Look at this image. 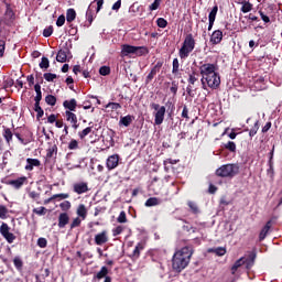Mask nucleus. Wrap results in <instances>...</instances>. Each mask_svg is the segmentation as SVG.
Here are the masks:
<instances>
[{"label":"nucleus","instance_id":"obj_1","mask_svg":"<svg viewBox=\"0 0 282 282\" xmlns=\"http://www.w3.org/2000/svg\"><path fill=\"white\" fill-rule=\"evenodd\" d=\"M199 72L203 89H207V87H209V89H219L221 77L219 76V73H217V66L215 64H203L199 67Z\"/></svg>","mask_w":282,"mask_h":282},{"label":"nucleus","instance_id":"obj_2","mask_svg":"<svg viewBox=\"0 0 282 282\" xmlns=\"http://www.w3.org/2000/svg\"><path fill=\"white\" fill-rule=\"evenodd\" d=\"M193 257V247H183L181 250L176 251L172 259V268L174 272H182L191 263V258Z\"/></svg>","mask_w":282,"mask_h":282},{"label":"nucleus","instance_id":"obj_3","mask_svg":"<svg viewBox=\"0 0 282 282\" xmlns=\"http://www.w3.org/2000/svg\"><path fill=\"white\" fill-rule=\"evenodd\" d=\"M193 50H195V39L193 37V34H187L178 51L180 58H182V61H186V58L191 56V52H193Z\"/></svg>","mask_w":282,"mask_h":282},{"label":"nucleus","instance_id":"obj_4","mask_svg":"<svg viewBox=\"0 0 282 282\" xmlns=\"http://www.w3.org/2000/svg\"><path fill=\"white\" fill-rule=\"evenodd\" d=\"M216 175L218 177H235V175H239V165L225 164L216 170Z\"/></svg>","mask_w":282,"mask_h":282},{"label":"nucleus","instance_id":"obj_5","mask_svg":"<svg viewBox=\"0 0 282 282\" xmlns=\"http://www.w3.org/2000/svg\"><path fill=\"white\" fill-rule=\"evenodd\" d=\"M151 109H154V124L160 126L164 122V116H166V107L160 106V104L152 102L150 105Z\"/></svg>","mask_w":282,"mask_h":282},{"label":"nucleus","instance_id":"obj_6","mask_svg":"<svg viewBox=\"0 0 282 282\" xmlns=\"http://www.w3.org/2000/svg\"><path fill=\"white\" fill-rule=\"evenodd\" d=\"M0 235L8 241V243H14V240L17 239V236L10 232V226L6 223H2L0 226Z\"/></svg>","mask_w":282,"mask_h":282},{"label":"nucleus","instance_id":"obj_7","mask_svg":"<svg viewBox=\"0 0 282 282\" xmlns=\"http://www.w3.org/2000/svg\"><path fill=\"white\" fill-rule=\"evenodd\" d=\"M119 162H120V156L118 154L110 155L106 161V166L108 171H113V169H117Z\"/></svg>","mask_w":282,"mask_h":282},{"label":"nucleus","instance_id":"obj_8","mask_svg":"<svg viewBox=\"0 0 282 282\" xmlns=\"http://www.w3.org/2000/svg\"><path fill=\"white\" fill-rule=\"evenodd\" d=\"M109 241V236L107 230H104L95 236V243L96 246H105Z\"/></svg>","mask_w":282,"mask_h":282},{"label":"nucleus","instance_id":"obj_9","mask_svg":"<svg viewBox=\"0 0 282 282\" xmlns=\"http://www.w3.org/2000/svg\"><path fill=\"white\" fill-rule=\"evenodd\" d=\"M138 50H142V46H132L129 44H123L121 46V54L122 56H129V54H135Z\"/></svg>","mask_w":282,"mask_h":282},{"label":"nucleus","instance_id":"obj_10","mask_svg":"<svg viewBox=\"0 0 282 282\" xmlns=\"http://www.w3.org/2000/svg\"><path fill=\"white\" fill-rule=\"evenodd\" d=\"M73 191L77 195H83V193H87L89 191V186L85 182L75 183L73 185Z\"/></svg>","mask_w":282,"mask_h":282},{"label":"nucleus","instance_id":"obj_11","mask_svg":"<svg viewBox=\"0 0 282 282\" xmlns=\"http://www.w3.org/2000/svg\"><path fill=\"white\" fill-rule=\"evenodd\" d=\"M65 116H66V120L67 122H70L73 129H78L79 124H78V117H76V113L72 112V111H65Z\"/></svg>","mask_w":282,"mask_h":282},{"label":"nucleus","instance_id":"obj_12","mask_svg":"<svg viewBox=\"0 0 282 282\" xmlns=\"http://www.w3.org/2000/svg\"><path fill=\"white\" fill-rule=\"evenodd\" d=\"M223 39H224V32H221L220 30H216L213 32L210 36V43H213V45H219Z\"/></svg>","mask_w":282,"mask_h":282},{"label":"nucleus","instance_id":"obj_13","mask_svg":"<svg viewBox=\"0 0 282 282\" xmlns=\"http://www.w3.org/2000/svg\"><path fill=\"white\" fill-rule=\"evenodd\" d=\"M67 58H69V50H59L56 55L57 63H67Z\"/></svg>","mask_w":282,"mask_h":282},{"label":"nucleus","instance_id":"obj_14","mask_svg":"<svg viewBox=\"0 0 282 282\" xmlns=\"http://www.w3.org/2000/svg\"><path fill=\"white\" fill-rule=\"evenodd\" d=\"M69 224V215L67 213H62L58 216V228H65Z\"/></svg>","mask_w":282,"mask_h":282},{"label":"nucleus","instance_id":"obj_15","mask_svg":"<svg viewBox=\"0 0 282 282\" xmlns=\"http://www.w3.org/2000/svg\"><path fill=\"white\" fill-rule=\"evenodd\" d=\"M270 228H272V220L267 221L265 226L261 229L259 235L260 241H263V239L268 237V232H270Z\"/></svg>","mask_w":282,"mask_h":282},{"label":"nucleus","instance_id":"obj_16","mask_svg":"<svg viewBox=\"0 0 282 282\" xmlns=\"http://www.w3.org/2000/svg\"><path fill=\"white\" fill-rule=\"evenodd\" d=\"M34 166H41L39 159H26L25 171H34Z\"/></svg>","mask_w":282,"mask_h":282},{"label":"nucleus","instance_id":"obj_17","mask_svg":"<svg viewBox=\"0 0 282 282\" xmlns=\"http://www.w3.org/2000/svg\"><path fill=\"white\" fill-rule=\"evenodd\" d=\"M25 182H28V177L22 176L17 180L10 181L9 184H10V186H13V188L19 189V188H21V186H23L25 184Z\"/></svg>","mask_w":282,"mask_h":282},{"label":"nucleus","instance_id":"obj_18","mask_svg":"<svg viewBox=\"0 0 282 282\" xmlns=\"http://www.w3.org/2000/svg\"><path fill=\"white\" fill-rule=\"evenodd\" d=\"M77 101H76V99H70V100H65L64 102H63V107H64V109H68V110H66V111H76V107H77Z\"/></svg>","mask_w":282,"mask_h":282},{"label":"nucleus","instance_id":"obj_19","mask_svg":"<svg viewBox=\"0 0 282 282\" xmlns=\"http://www.w3.org/2000/svg\"><path fill=\"white\" fill-rule=\"evenodd\" d=\"M160 204H162V200L158 197H150L147 199L144 206H147V208H151V206H160Z\"/></svg>","mask_w":282,"mask_h":282},{"label":"nucleus","instance_id":"obj_20","mask_svg":"<svg viewBox=\"0 0 282 282\" xmlns=\"http://www.w3.org/2000/svg\"><path fill=\"white\" fill-rule=\"evenodd\" d=\"M109 274V269L107 267H101L100 271L97 272V274L95 275V279H97L98 281H100L101 279H107V275Z\"/></svg>","mask_w":282,"mask_h":282},{"label":"nucleus","instance_id":"obj_21","mask_svg":"<svg viewBox=\"0 0 282 282\" xmlns=\"http://www.w3.org/2000/svg\"><path fill=\"white\" fill-rule=\"evenodd\" d=\"M133 122V116L128 115L126 117H121L119 120V124H122L123 127H129Z\"/></svg>","mask_w":282,"mask_h":282},{"label":"nucleus","instance_id":"obj_22","mask_svg":"<svg viewBox=\"0 0 282 282\" xmlns=\"http://www.w3.org/2000/svg\"><path fill=\"white\" fill-rule=\"evenodd\" d=\"M77 215L79 217V219H87V207H85V205H79L77 208Z\"/></svg>","mask_w":282,"mask_h":282},{"label":"nucleus","instance_id":"obj_23","mask_svg":"<svg viewBox=\"0 0 282 282\" xmlns=\"http://www.w3.org/2000/svg\"><path fill=\"white\" fill-rule=\"evenodd\" d=\"M241 3V12H243V14H248V12H252V3H250V1H242Z\"/></svg>","mask_w":282,"mask_h":282},{"label":"nucleus","instance_id":"obj_24","mask_svg":"<svg viewBox=\"0 0 282 282\" xmlns=\"http://www.w3.org/2000/svg\"><path fill=\"white\" fill-rule=\"evenodd\" d=\"M172 74L174 76H181L180 74V59L174 58L172 63Z\"/></svg>","mask_w":282,"mask_h":282},{"label":"nucleus","instance_id":"obj_25","mask_svg":"<svg viewBox=\"0 0 282 282\" xmlns=\"http://www.w3.org/2000/svg\"><path fill=\"white\" fill-rule=\"evenodd\" d=\"M57 153H58V148L56 145H52L47 150L46 158H48V159H52V158L56 159Z\"/></svg>","mask_w":282,"mask_h":282},{"label":"nucleus","instance_id":"obj_26","mask_svg":"<svg viewBox=\"0 0 282 282\" xmlns=\"http://www.w3.org/2000/svg\"><path fill=\"white\" fill-rule=\"evenodd\" d=\"M208 252H214V254H217V257H224V254H226V248H223V247L212 248V249H208Z\"/></svg>","mask_w":282,"mask_h":282},{"label":"nucleus","instance_id":"obj_27","mask_svg":"<svg viewBox=\"0 0 282 282\" xmlns=\"http://www.w3.org/2000/svg\"><path fill=\"white\" fill-rule=\"evenodd\" d=\"M76 19V10L68 9L66 12V21L67 23H72Z\"/></svg>","mask_w":282,"mask_h":282},{"label":"nucleus","instance_id":"obj_28","mask_svg":"<svg viewBox=\"0 0 282 282\" xmlns=\"http://www.w3.org/2000/svg\"><path fill=\"white\" fill-rule=\"evenodd\" d=\"M217 12H219V7L216 4L213 7L212 11L209 12L208 21H215V19H217Z\"/></svg>","mask_w":282,"mask_h":282},{"label":"nucleus","instance_id":"obj_29","mask_svg":"<svg viewBox=\"0 0 282 282\" xmlns=\"http://www.w3.org/2000/svg\"><path fill=\"white\" fill-rule=\"evenodd\" d=\"M243 257L240 258L239 260H237L234 265L231 267V273L235 274L237 272V270H239V268H241V265H243Z\"/></svg>","mask_w":282,"mask_h":282},{"label":"nucleus","instance_id":"obj_30","mask_svg":"<svg viewBox=\"0 0 282 282\" xmlns=\"http://www.w3.org/2000/svg\"><path fill=\"white\" fill-rule=\"evenodd\" d=\"M243 265H246L247 270H250L252 265H254V257L246 258L243 257Z\"/></svg>","mask_w":282,"mask_h":282},{"label":"nucleus","instance_id":"obj_31","mask_svg":"<svg viewBox=\"0 0 282 282\" xmlns=\"http://www.w3.org/2000/svg\"><path fill=\"white\" fill-rule=\"evenodd\" d=\"M142 250H144V246H142V243H138L132 252V257H134V259H138V257H140V252H142Z\"/></svg>","mask_w":282,"mask_h":282},{"label":"nucleus","instance_id":"obj_32","mask_svg":"<svg viewBox=\"0 0 282 282\" xmlns=\"http://www.w3.org/2000/svg\"><path fill=\"white\" fill-rule=\"evenodd\" d=\"M12 130H10L9 128H6L3 131V138L6 139V141L8 142V144H10V142H12Z\"/></svg>","mask_w":282,"mask_h":282},{"label":"nucleus","instance_id":"obj_33","mask_svg":"<svg viewBox=\"0 0 282 282\" xmlns=\"http://www.w3.org/2000/svg\"><path fill=\"white\" fill-rule=\"evenodd\" d=\"M83 221L85 220L82 219L80 217H76L70 224V230H74V228H78L80 224H83Z\"/></svg>","mask_w":282,"mask_h":282},{"label":"nucleus","instance_id":"obj_34","mask_svg":"<svg viewBox=\"0 0 282 282\" xmlns=\"http://www.w3.org/2000/svg\"><path fill=\"white\" fill-rule=\"evenodd\" d=\"M224 147L227 149V151H230L231 153H235V151H237V144H235V142L232 141H228Z\"/></svg>","mask_w":282,"mask_h":282},{"label":"nucleus","instance_id":"obj_35","mask_svg":"<svg viewBox=\"0 0 282 282\" xmlns=\"http://www.w3.org/2000/svg\"><path fill=\"white\" fill-rule=\"evenodd\" d=\"M59 208L64 213H67V210H69V208H72V203L69 200H64L63 203L59 204Z\"/></svg>","mask_w":282,"mask_h":282},{"label":"nucleus","instance_id":"obj_36","mask_svg":"<svg viewBox=\"0 0 282 282\" xmlns=\"http://www.w3.org/2000/svg\"><path fill=\"white\" fill-rule=\"evenodd\" d=\"M13 264L17 268V270H22L23 269V260H21L20 257H15L13 259Z\"/></svg>","mask_w":282,"mask_h":282},{"label":"nucleus","instance_id":"obj_37","mask_svg":"<svg viewBox=\"0 0 282 282\" xmlns=\"http://www.w3.org/2000/svg\"><path fill=\"white\" fill-rule=\"evenodd\" d=\"M99 74L101 76H109L111 74V68L109 66H101L99 68Z\"/></svg>","mask_w":282,"mask_h":282},{"label":"nucleus","instance_id":"obj_38","mask_svg":"<svg viewBox=\"0 0 282 282\" xmlns=\"http://www.w3.org/2000/svg\"><path fill=\"white\" fill-rule=\"evenodd\" d=\"M45 102H46V105L54 107V105H56V98L53 95H47L45 97Z\"/></svg>","mask_w":282,"mask_h":282},{"label":"nucleus","instance_id":"obj_39","mask_svg":"<svg viewBox=\"0 0 282 282\" xmlns=\"http://www.w3.org/2000/svg\"><path fill=\"white\" fill-rule=\"evenodd\" d=\"M34 111L37 112V118H43L45 111H43V108H41V104L34 105Z\"/></svg>","mask_w":282,"mask_h":282},{"label":"nucleus","instance_id":"obj_40","mask_svg":"<svg viewBox=\"0 0 282 282\" xmlns=\"http://www.w3.org/2000/svg\"><path fill=\"white\" fill-rule=\"evenodd\" d=\"M8 217V207L0 205V219H6Z\"/></svg>","mask_w":282,"mask_h":282},{"label":"nucleus","instance_id":"obj_41","mask_svg":"<svg viewBox=\"0 0 282 282\" xmlns=\"http://www.w3.org/2000/svg\"><path fill=\"white\" fill-rule=\"evenodd\" d=\"M257 131H259V121H256V122H254V126H253L252 129L249 131L250 138H254V135H257Z\"/></svg>","mask_w":282,"mask_h":282},{"label":"nucleus","instance_id":"obj_42","mask_svg":"<svg viewBox=\"0 0 282 282\" xmlns=\"http://www.w3.org/2000/svg\"><path fill=\"white\" fill-rule=\"evenodd\" d=\"M40 67L41 69H47V67H50V59L47 57H42Z\"/></svg>","mask_w":282,"mask_h":282},{"label":"nucleus","instance_id":"obj_43","mask_svg":"<svg viewBox=\"0 0 282 282\" xmlns=\"http://www.w3.org/2000/svg\"><path fill=\"white\" fill-rule=\"evenodd\" d=\"M107 108L112 109V111H118V109H122V106L118 102H109Z\"/></svg>","mask_w":282,"mask_h":282},{"label":"nucleus","instance_id":"obj_44","mask_svg":"<svg viewBox=\"0 0 282 282\" xmlns=\"http://www.w3.org/2000/svg\"><path fill=\"white\" fill-rule=\"evenodd\" d=\"M88 133H91V127H88V128L84 129L83 131L78 132V135H79L80 140H84V138H87Z\"/></svg>","mask_w":282,"mask_h":282},{"label":"nucleus","instance_id":"obj_45","mask_svg":"<svg viewBox=\"0 0 282 282\" xmlns=\"http://www.w3.org/2000/svg\"><path fill=\"white\" fill-rule=\"evenodd\" d=\"M118 224H127V213L121 212L117 218Z\"/></svg>","mask_w":282,"mask_h":282},{"label":"nucleus","instance_id":"obj_46","mask_svg":"<svg viewBox=\"0 0 282 282\" xmlns=\"http://www.w3.org/2000/svg\"><path fill=\"white\" fill-rule=\"evenodd\" d=\"M68 149L70 151H76V149H78V141L76 139H72L68 143Z\"/></svg>","mask_w":282,"mask_h":282},{"label":"nucleus","instance_id":"obj_47","mask_svg":"<svg viewBox=\"0 0 282 282\" xmlns=\"http://www.w3.org/2000/svg\"><path fill=\"white\" fill-rule=\"evenodd\" d=\"M156 25L159 28H166L169 25V22L164 18H159L156 20Z\"/></svg>","mask_w":282,"mask_h":282},{"label":"nucleus","instance_id":"obj_48","mask_svg":"<svg viewBox=\"0 0 282 282\" xmlns=\"http://www.w3.org/2000/svg\"><path fill=\"white\" fill-rule=\"evenodd\" d=\"M162 69V62H158L154 67L151 69L150 73H152L154 76Z\"/></svg>","mask_w":282,"mask_h":282},{"label":"nucleus","instance_id":"obj_49","mask_svg":"<svg viewBox=\"0 0 282 282\" xmlns=\"http://www.w3.org/2000/svg\"><path fill=\"white\" fill-rule=\"evenodd\" d=\"M180 88L177 82H172V86L170 87V91L173 96H177V89Z\"/></svg>","mask_w":282,"mask_h":282},{"label":"nucleus","instance_id":"obj_50","mask_svg":"<svg viewBox=\"0 0 282 282\" xmlns=\"http://www.w3.org/2000/svg\"><path fill=\"white\" fill-rule=\"evenodd\" d=\"M44 78L47 80V83H54V79L56 78V74L45 73Z\"/></svg>","mask_w":282,"mask_h":282},{"label":"nucleus","instance_id":"obj_51","mask_svg":"<svg viewBox=\"0 0 282 282\" xmlns=\"http://www.w3.org/2000/svg\"><path fill=\"white\" fill-rule=\"evenodd\" d=\"M51 34H54V28L53 26H48V28L44 29L43 36H45V39H48V36Z\"/></svg>","mask_w":282,"mask_h":282},{"label":"nucleus","instance_id":"obj_52","mask_svg":"<svg viewBox=\"0 0 282 282\" xmlns=\"http://www.w3.org/2000/svg\"><path fill=\"white\" fill-rule=\"evenodd\" d=\"M91 6L90 4L86 11V17L89 23H94V15L91 14Z\"/></svg>","mask_w":282,"mask_h":282},{"label":"nucleus","instance_id":"obj_53","mask_svg":"<svg viewBox=\"0 0 282 282\" xmlns=\"http://www.w3.org/2000/svg\"><path fill=\"white\" fill-rule=\"evenodd\" d=\"M124 230V227L118 226L115 229H112L113 237H118V235H122V231Z\"/></svg>","mask_w":282,"mask_h":282},{"label":"nucleus","instance_id":"obj_54","mask_svg":"<svg viewBox=\"0 0 282 282\" xmlns=\"http://www.w3.org/2000/svg\"><path fill=\"white\" fill-rule=\"evenodd\" d=\"M37 246H39V248H47V239L39 238L37 239Z\"/></svg>","mask_w":282,"mask_h":282},{"label":"nucleus","instance_id":"obj_55","mask_svg":"<svg viewBox=\"0 0 282 282\" xmlns=\"http://www.w3.org/2000/svg\"><path fill=\"white\" fill-rule=\"evenodd\" d=\"M69 199V194H54L52 199Z\"/></svg>","mask_w":282,"mask_h":282},{"label":"nucleus","instance_id":"obj_56","mask_svg":"<svg viewBox=\"0 0 282 282\" xmlns=\"http://www.w3.org/2000/svg\"><path fill=\"white\" fill-rule=\"evenodd\" d=\"M57 28H63L65 25V15H59L56 21Z\"/></svg>","mask_w":282,"mask_h":282},{"label":"nucleus","instance_id":"obj_57","mask_svg":"<svg viewBox=\"0 0 282 282\" xmlns=\"http://www.w3.org/2000/svg\"><path fill=\"white\" fill-rule=\"evenodd\" d=\"M4 53H6V41L0 40V58H3Z\"/></svg>","mask_w":282,"mask_h":282},{"label":"nucleus","instance_id":"obj_58","mask_svg":"<svg viewBox=\"0 0 282 282\" xmlns=\"http://www.w3.org/2000/svg\"><path fill=\"white\" fill-rule=\"evenodd\" d=\"M187 80L189 85H195V83H197V77L195 76V73L189 74V77Z\"/></svg>","mask_w":282,"mask_h":282},{"label":"nucleus","instance_id":"obj_59","mask_svg":"<svg viewBox=\"0 0 282 282\" xmlns=\"http://www.w3.org/2000/svg\"><path fill=\"white\" fill-rule=\"evenodd\" d=\"M45 207H39V208H34L33 209V213L35 214V215H45Z\"/></svg>","mask_w":282,"mask_h":282},{"label":"nucleus","instance_id":"obj_60","mask_svg":"<svg viewBox=\"0 0 282 282\" xmlns=\"http://www.w3.org/2000/svg\"><path fill=\"white\" fill-rule=\"evenodd\" d=\"M188 207L191 208V210H193V213H198V208H197V204H195L194 202H188Z\"/></svg>","mask_w":282,"mask_h":282},{"label":"nucleus","instance_id":"obj_61","mask_svg":"<svg viewBox=\"0 0 282 282\" xmlns=\"http://www.w3.org/2000/svg\"><path fill=\"white\" fill-rule=\"evenodd\" d=\"M160 8V2L155 1L149 7V10L153 12L154 10H158Z\"/></svg>","mask_w":282,"mask_h":282},{"label":"nucleus","instance_id":"obj_62","mask_svg":"<svg viewBox=\"0 0 282 282\" xmlns=\"http://www.w3.org/2000/svg\"><path fill=\"white\" fill-rule=\"evenodd\" d=\"M121 6H122V0H118L117 2L113 3L112 10L118 11L120 10Z\"/></svg>","mask_w":282,"mask_h":282},{"label":"nucleus","instance_id":"obj_63","mask_svg":"<svg viewBox=\"0 0 282 282\" xmlns=\"http://www.w3.org/2000/svg\"><path fill=\"white\" fill-rule=\"evenodd\" d=\"M182 118H186V120H188V107L186 106L183 107Z\"/></svg>","mask_w":282,"mask_h":282},{"label":"nucleus","instance_id":"obj_64","mask_svg":"<svg viewBox=\"0 0 282 282\" xmlns=\"http://www.w3.org/2000/svg\"><path fill=\"white\" fill-rule=\"evenodd\" d=\"M47 122H50V124H54V122H56V115H51L47 118Z\"/></svg>","mask_w":282,"mask_h":282}]
</instances>
